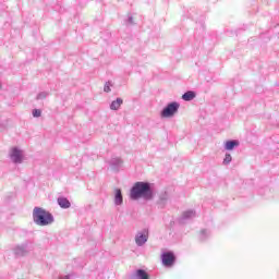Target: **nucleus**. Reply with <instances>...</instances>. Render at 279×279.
<instances>
[{
  "mask_svg": "<svg viewBox=\"0 0 279 279\" xmlns=\"http://www.w3.org/2000/svg\"><path fill=\"white\" fill-rule=\"evenodd\" d=\"M130 198L134 202L138 199H145L149 202L154 199V189H151V183L148 182H136L130 191Z\"/></svg>",
  "mask_w": 279,
  "mask_h": 279,
  "instance_id": "1",
  "label": "nucleus"
},
{
  "mask_svg": "<svg viewBox=\"0 0 279 279\" xmlns=\"http://www.w3.org/2000/svg\"><path fill=\"white\" fill-rule=\"evenodd\" d=\"M33 221L36 226L46 227L51 226L53 221H56V218H53V214H50L47 209L34 207Z\"/></svg>",
  "mask_w": 279,
  "mask_h": 279,
  "instance_id": "2",
  "label": "nucleus"
},
{
  "mask_svg": "<svg viewBox=\"0 0 279 279\" xmlns=\"http://www.w3.org/2000/svg\"><path fill=\"white\" fill-rule=\"evenodd\" d=\"M9 158L13 165H23V162H25V151L19 146L11 147L9 150Z\"/></svg>",
  "mask_w": 279,
  "mask_h": 279,
  "instance_id": "3",
  "label": "nucleus"
},
{
  "mask_svg": "<svg viewBox=\"0 0 279 279\" xmlns=\"http://www.w3.org/2000/svg\"><path fill=\"white\" fill-rule=\"evenodd\" d=\"M12 252L14 256H17L19 258H23L32 252V242L25 241L21 244H17L13 247Z\"/></svg>",
  "mask_w": 279,
  "mask_h": 279,
  "instance_id": "4",
  "label": "nucleus"
},
{
  "mask_svg": "<svg viewBox=\"0 0 279 279\" xmlns=\"http://www.w3.org/2000/svg\"><path fill=\"white\" fill-rule=\"evenodd\" d=\"M178 110H180V102L172 101L168 104L160 112L162 119H171Z\"/></svg>",
  "mask_w": 279,
  "mask_h": 279,
  "instance_id": "5",
  "label": "nucleus"
},
{
  "mask_svg": "<svg viewBox=\"0 0 279 279\" xmlns=\"http://www.w3.org/2000/svg\"><path fill=\"white\" fill-rule=\"evenodd\" d=\"M134 241L137 247H143V245L149 241V231L147 229L137 231Z\"/></svg>",
  "mask_w": 279,
  "mask_h": 279,
  "instance_id": "6",
  "label": "nucleus"
},
{
  "mask_svg": "<svg viewBox=\"0 0 279 279\" xmlns=\"http://www.w3.org/2000/svg\"><path fill=\"white\" fill-rule=\"evenodd\" d=\"M161 263L163 267H173V264L175 263V255L171 252L161 254Z\"/></svg>",
  "mask_w": 279,
  "mask_h": 279,
  "instance_id": "7",
  "label": "nucleus"
},
{
  "mask_svg": "<svg viewBox=\"0 0 279 279\" xmlns=\"http://www.w3.org/2000/svg\"><path fill=\"white\" fill-rule=\"evenodd\" d=\"M113 204L114 206H123V193L121 192V189L114 190Z\"/></svg>",
  "mask_w": 279,
  "mask_h": 279,
  "instance_id": "8",
  "label": "nucleus"
},
{
  "mask_svg": "<svg viewBox=\"0 0 279 279\" xmlns=\"http://www.w3.org/2000/svg\"><path fill=\"white\" fill-rule=\"evenodd\" d=\"M109 165L114 171H119L123 167V160L119 157H114L109 161Z\"/></svg>",
  "mask_w": 279,
  "mask_h": 279,
  "instance_id": "9",
  "label": "nucleus"
},
{
  "mask_svg": "<svg viewBox=\"0 0 279 279\" xmlns=\"http://www.w3.org/2000/svg\"><path fill=\"white\" fill-rule=\"evenodd\" d=\"M240 143L238 140H230L225 142L226 151H233L235 147H239Z\"/></svg>",
  "mask_w": 279,
  "mask_h": 279,
  "instance_id": "10",
  "label": "nucleus"
},
{
  "mask_svg": "<svg viewBox=\"0 0 279 279\" xmlns=\"http://www.w3.org/2000/svg\"><path fill=\"white\" fill-rule=\"evenodd\" d=\"M57 203L59 204L60 208H63V209H66L71 206V202L69 201V198L64 196L58 197Z\"/></svg>",
  "mask_w": 279,
  "mask_h": 279,
  "instance_id": "11",
  "label": "nucleus"
},
{
  "mask_svg": "<svg viewBox=\"0 0 279 279\" xmlns=\"http://www.w3.org/2000/svg\"><path fill=\"white\" fill-rule=\"evenodd\" d=\"M193 218H195V210L189 209L183 211L181 216V221H189V219H193Z\"/></svg>",
  "mask_w": 279,
  "mask_h": 279,
  "instance_id": "12",
  "label": "nucleus"
},
{
  "mask_svg": "<svg viewBox=\"0 0 279 279\" xmlns=\"http://www.w3.org/2000/svg\"><path fill=\"white\" fill-rule=\"evenodd\" d=\"M123 106V99L117 98L110 104V110H119Z\"/></svg>",
  "mask_w": 279,
  "mask_h": 279,
  "instance_id": "13",
  "label": "nucleus"
},
{
  "mask_svg": "<svg viewBox=\"0 0 279 279\" xmlns=\"http://www.w3.org/2000/svg\"><path fill=\"white\" fill-rule=\"evenodd\" d=\"M196 97L195 92L189 90L182 95L183 101H193V99Z\"/></svg>",
  "mask_w": 279,
  "mask_h": 279,
  "instance_id": "14",
  "label": "nucleus"
},
{
  "mask_svg": "<svg viewBox=\"0 0 279 279\" xmlns=\"http://www.w3.org/2000/svg\"><path fill=\"white\" fill-rule=\"evenodd\" d=\"M49 97V92H40L36 96L37 101H45V99Z\"/></svg>",
  "mask_w": 279,
  "mask_h": 279,
  "instance_id": "15",
  "label": "nucleus"
},
{
  "mask_svg": "<svg viewBox=\"0 0 279 279\" xmlns=\"http://www.w3.org/2000/svg\"><path fill=\"white\" fill-rule=\"evenodd\" d=\"M136 276L138 279H149V275H147V271L143 269H137Z\"/></svg>",
  "mask_w": 279,
  "mask_h": 279,
  "instance_id": "16",
  "label": "nucleus"
},
{
  "mask_svg": "<svg viewBox=\"0 0 279 279\" xmlns=\"http://www.w3.org/2000/svg\"><path fill=\"white\" fill-rule=\"evenodd\" d=\"M210 236V231L209 230H202L199 233V239L201 241H206V239H208Z\"/></svg>",
  "mask_w": 279,
  "mask_h": 279,
  "instance_id": "17",
  "label": "nucleus"
},
{
  "mask_svg": "<svg viewBox=\"0 0 279 279\" xmlns=\"http://www.w3.org/2000/svg\"><path fill=\"white\" fill-rule=\"evenodd\" d=\"M232 162V155L230 153H226L222 165L228 166Z\"/></svg>",
  "mask_w": 279,
  "mask_h": 279,
  "instance_id": "18",
  "label": "nucleus"
},
{
  "mask_svg": "<svg viewBox=\"0 0 279 279\" xmlns=\"http://www.w3.org/2000/svg\"><path fill=\"white\" fill-rule=\"evenodd\" d=\"M32 114H33V117H34L35 119H38V118L43 117V110H40V109H34V110L32 111Z\"/></svg>",
  "mask_w": 279,
  "mask_h": 279,
  "instance_id": "19",
  "label": "nucleus"
},
{
  "mask_svg": "<svg viewBox=\"0 0 279 279\" xmlns=\"http://www.w3.org/2000/svg\"><path fill=\"white\" fill-rule=\"evenodd\" d=\"M104 90H105V93H110V90H112V89L110 88V83H106V84H105Z\"/></svg>",
  "mask_w": 279,
  "mask_h": 279,
  "instance_id": "20",
  "label": "nucleus"
},
{
  "mask_svg": "<svg viewBox=\"0 0 279 279\" xmlns=\"http://www.w3.org/2000/svg\"><path fill=\"white\" fill-rule=\"evenodd\" d=\"M128 24L129 25H134V17H132V15H129Z\"/></svg>",
  "mask_w": 279,
  "mask_h": 279,
  "instance_id": "21",
  "label": "nucleus"
},
{
  "mask_svg": "<svg viewBox=\"0 0 279 279\" xmlns=\"http://www.w3.org/2000/svg\"><path fill=\"white\" fill-rule=\"evenodd\" d=\"M167 199H168L167 194H163L162 196H160L161 204H165Z\"/></svg>",
  "mask_w": 279,
  "mask_h": 279,
  "instance_id": "22",
  "label": "nucleus"
},
{
  "mask_svg": "<svg viewBox=\"0 0 279 279\" xmlns=\"http://www.w3.org/2000/svg\"><path fill=\"white\" fill-rule=\"evenodd\" d=\"M60 279H71L69 276L61 277Z\"/></svg>",
  "mask_w": 279,
  "mask_h": 279,
  "instance_id": "23",
  "label": "nucleus"
}]
</instances>
